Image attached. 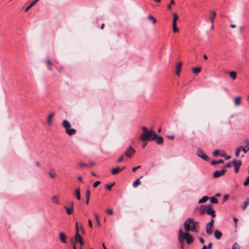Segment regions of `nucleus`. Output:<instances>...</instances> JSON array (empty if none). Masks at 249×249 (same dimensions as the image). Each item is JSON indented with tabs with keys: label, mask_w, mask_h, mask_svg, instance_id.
Listing matches in <instances>:
<instances>
[{
	"label": "nucleus",
	"mask_w": 249,
	"mask_h": 249,
	"mask_svg": "<svg viewBox=\"0 0 249 249\" xmlns=\"http://www.w3.org/2000/svg\"><path fill=\"white\" fill-rule=\"evenodd\" d=\"M199 223L194 221L193 218H188L184 222V229L186 231L197 232Z\"/></svg>",
	"instance_id": "obj_1"
},
{
	"label": "nucleus",
	"mask_w": 249,
	"mask_h": 249,
	"mask_svg": "<svg viewBox=\"0 0 249 249\" xmlns=\"http://www.w3.org/2000/svg\"><path fill=\"white\" fill-rule=\"evenodd\" d=\"M189 231L185 232H182V229H180L178 231V242L183 244L184 239H186V242L188 244H191L194 241V238L190 234Z\"/></svg>",
	"instance_id": "obj_2"
},
{
	"label": "nucleus",
	"mask_w": 249,
	"mask_h": 249,
	"mask_svg": "<svg viewBox=\"0 0 249 249\" xmlns=\"http://www.w3.org/2000/svg\"><path fill=\"white\" fill-rule=\"evenodd\" d=\"M156 136H157L156 132L152 130H150L148 132L142 133L140 136V140L143 142L152 141L155 140Z\"/></svg>",
	"instance_id": "obj_3"
},
{
	"label": "nucleus",
	"mask_w": 249,
	"mask_h": 249,
	"mask_svg": "<svg viewBox=\"0 0 249 249\" xmlns=\"http://www.w3.org/2000/svg\"><path fill=\"white\" fill-rule=\"evenodd\" d=\"M62 125L65 129L66 133L69 136L75 134L76 130L74 128H71V124L67 120H64L62 123Z\"/></svg>",
	"instance_id": "obj_4"
},
{
	"label": "nucleus",
	"mask_w": 249,
	"mask_h": 249,
	"mask_svg": "<svg viewBox=\"0 0 249 249\" xmlns=\"http://www.w3.org/2000/svg\"><path fill=\"white\" fill-rule=\"evenodd\" d=\"M66 213L68 215L71 214L73 212V203L72 201H68L67 205L64 206Z\"/></svg>",
	"instance_id": "obj_5"
},
{
	"label": "nucleus",
	"mask_w": 249,
	"mask_h": 249,
	"mask_svg": "<svg viewBox=\"0 0 249 249\" xmlns=\"http://www.w3.org/2000/svg\"><path fill=\"white\" fill-rule=\"evenodd\" d=\"M197 155L203 159L204 160L208 161L210 160V158L205 154L203 151L201 149H198L196 152Z\"/></svg>",
	"instance_id": "obj_6"
},
{
	"label": "nucleus",
	"mask_w": 249,
	"mask_h": 249,
	"mask_svg": "<svg viewBox=\"0 0 249 249\" xmlns=\"http://www.w3.org/2000/svg\"><path fill=\"white\" fill-rule=\"evenodd\" d=\"M214 220L212 218L210 222L207 224L206 227V231L208 234L211 235L213 233L212 228L213 226Z\"/></svg>",
	"instance_id": "obj_7"
},
{
	"label": "nucleus",
	"mask_w": 249,
	"mask_h": 249,
	"mask_svg": "<svg viewBox=\"0 0 249 249\" xmlns=\"http://www.w3.org/2000/svg\"><path fill=\"white\" fill-rule=\"evenodd\" d=\"M135 152V150L132 146H129L125 151V157L131 158Z\"/></svg>",
	"instance_id": "obj_8"
},
{
	"label": "nucleus",
	"mask_w": 249,
	"mask_h": 249,
	"mask_svg": "<svg viewBox=\"0 0 249 249\" xmlns=\"http://www.w3.org/2000/svg\"><path fill=\"white\" fill-rule=\"evenodd\" d=\"M232 163L234 166V171L236 173H237L239 171V168L242 164V162L241 160H232Z\"/></svg>",
	"instance_id": "obj_9"
},
{
	"label": "nucleus",
	"mask_w": 249,
	"mask_h": 249,
	"mask_svg": "<svg viewBox=\"0 0 249 249\" xmlns=\"http://www.w3.org/2000/svg\"><path fill=\"white\" fill-rule=\"evenodd\" d=\"M226 170L224 169H222L220 171L217 170L213 173V177L214 178H217L220 177L221 175H224L225 173Z\"/></svg>",
	"instance_id": "obj_10"
},
{
	"label": "nucleus",
	"mask_w": 249,
	"mask_h": 249,
	"mask_svg": "<svg viewBox=\"0 0 249 249\" xmlns=\"http://www.w3.org/2000/svg\"><path fill=\"white\" fill-rule=\"evenodd\" d=\"M207 213L208 215H210L212 216V217H215L216 216L215 211L213 208V206L211 204H209V207L208 209L207 210Z\"/></svg>",
	"instance_id": "obj_11"
},
{
	"label": "nucleus",
	"mask_w": 249,
	"mask_h": 249,
	"mask_svg": "<svg viewBox=\"0 0 249 249\" xmlns=\"http://www.w3.org/2000/svg\"><path fill=\"white\" fill-rule=\"evenodd\" d=\"M209 207V204L207 205H201L200 207V213L201 214H204L205 213H207V210L208 209Z\"/></svg>",
	"instance_id": "obj_12"
},
{
	"label": "nucleus",
	"mask_w": 249,
	"mask_h": 249,
	"mask_svg": "<svg viewBox=\"0 0 249 249\" xmlns=\"http://www.w3.org/2000/svg\"><path fill=\"white\" fill-rule=\"evenodd\" d=\"M59 237L60 241L64 244L67 243L66 239L67 236L64 232H60L59 234Z\"/></svg>",
	"instance_id": "obj_13"
},
{
	"label": "nucleus",
	"mask_w": 249,
	"mask_h": 249,
	"mask_svg": "<svg viewBox=\"0 0 249 249\" xmlns=\"http://www.w3.org/2000/svg\"><path fill=\"white\" fill-rule=\"evenodd\" d=\"M242 98L240 96H238L234 98V104L235 106L238 107L241 105Z\"/></svg>",
	"instance_id": "obj_14"
},
{
	"label": "nucleus",
	"mask_w": 249,
	"mask_h": 249,
	"mask_svg": "<svg viewBox=\"0 0 249 249\" xmlns=\"http://www.w3.org/2000/svg\"><path fill=\"white\" fill-rule=\"evenodd\" d=\"M54 116V113L52 112L50 113L47 117V124L49 126L52 124V119Z\"/></svg>",
	"instance_id": "obj_15"
},
{
	"label": "nucleus",
	"mask_w": 249,
	"mask_h": 249,
	"mask_svg": "<svg viewBox=\"0 0 249 249\" xmlns=\"http://www.w3.org/2000/svg\"><path fill=\"white\" fill-rule=\"evenodd\" d=\"M75 240L76 242H79L81 246H82L84 245V243L82 240V237L80 236V235L79 234V233L75 234Z\"/></svg>",
	"instance_id": "obj_16"
},
{
	"label": "nucleus",
	"mask_w": 249,
	"mask_h": 249,
	"mask_svg": "<svg viewBox=\"0 0 249 249\" xmlns=\"http://www.w3.org/2000/svg\"><path fill=\"white\" fill-rule=\"evenodd\" d=\"M154 140H156V143L158 144H161L164 142L163 138L160 136L158 135L157 134V136L155 137V139Z\"/></svg>",
	"instance_id": "obj_17"
},
{
	"label": "nucleus",
	"mask_w": 249,
	"mask_h": 249,
	"mask_svg": "<svg viewBox=\"0 0 249 249\" xmlns=\"http://www.w3.org/2000/svg\"><path fill=\"white\" fill-rule=\"evenodd\" d=\"M124 169V167L120 168L119 167L113 168L111 172L113 175H116L119 173L120 172L123 171Z\"/></svg>",
	"instance_id": "obj_18"
},
{
	"label": "nucleus",
	"mask_w": 249,
	"mask_h": 249,
	"mask_svg": "<svg viewBox=\"0 0 249 249\" xmlns=\"http://www.w3.org/2000/svg\"><path fill=\"white\" fill-rule=\"evenodd\" d=\"M52 201L54 204H56L58 205L60 204V201H59V196H53L52 197Z\"/></svg>",
	"instance_id": "obj_19"
},
{
	"label": "nucleus",
	"mask_w": 249,
	"mask_h": 249,
	"mask_svg": "<svg viewBox=\"0 0 249 249\" xmlns=\"http://www.w3.org/2000/svg\"><path fill=\"white\" fill-rule=\"evenodd\" d=\"M181 67H182V63H181V62H178V64H177V66H176V69H177L176 74L178 76H180V71H181Z\"/></svg>",
	"instance_id": "obj_20"
},
{
	"label": "nucleus",
	"mask_w": 249,
	"mask_h": 249,
	"mask_svg": "<svg viewBox=\"0 0 249 249\" xmlns=\"http://www.w3.org/2000/svg\"><path fill=\"white\" fill-rule=\"evenodd\" d=\"M214 235L216 239H220L222 236V233L218 230H215L214 231Z\"/></svg>",
	"instance_id": "obj_21"
},
{
	"label": "nucleus",
	"mask_w": 249,
	"mask_h": 249,
	"mask_svg": "<svg viewBox=\"0 0 249 249\" xmlns=\"http://www.w3.org/2000/svg\"><path fill=\"white\" fill-rule=\"evenodd\" d=\"M216 17V12L214 11H211V15L210 17V20L212 22V23H214V20Z\"/></svg>",
	"instance_id": "obj_22"
},
{
	"label": "nucleus",
	"mask_w": 249,
	"mask_h": 249,
	"mask_svg": "<svg viewBox=\"0 0 249 249\" xmlns=\"http://www.w3.org/2000/svg\"><path fill=\"white\" fill-rule=\"evenodd\" d=\"M178 19V14L176 13H174L173 14V24H177V21Z\"/></svg>",
	"instance_id": "obj_23"
},
{
	"label": "nucleus",
	"mask_w": 249,
	"mask_h": 249,
	"mask_svg": "<svg viewBox=\"0 0 249 249\" xmlns=\"http://www.w3.org/2000/svg\"><path fill=\"white\" fill-rule=\"evenodd\" d=\"M75 194L77 199H81L80 188H78L75 190Z\"/></svg>",
	"instance_id": "obj_24"
},
{
	"label": "nucleus",
	"mask_w": 249,
	"mask_h": 249,
	"mask_svg": "<svg viewBox=\"0 0 249 249\" xmlns=\"http://www.w3.org/2000/svg\"><path fill=\"white\" fill-rule=\"evenodd\" d=\"M147 18L149 20L152 22L153 24H155L157 22V19L152 15H149L148 16Z\"/></svg>",
	"instance_id": "obj_25"
},
{
	"label": "nucleus",
	"mask_w": 249,
	"mask_h": 249,
	"mask_svg": "<svg viewBox=\"0 0 249 249\" xmlns=\"http://www.w3.org/2000/svg\"><path fill=\"white\" fill-rule=\"evenodd\" d=\"M201 68L199 67L193 68L192 69L193 72L195 74H197L201 71Z\"/></svg>",
	"instance_id": "obj_26"
},
{
	"label": "nucleus",
	"mask_w": 249,
	"mask_h": 249,
	"mask_svg": "<svg viewBox=\"0 0 249 249\" xmlns=\"http://www.w3.org/2000/svg\"><path fill=\"white\" fill-rule=\"evenodd\" d=\"M224 163V160H213L211 161V164L212 165H214L217 164H220Z\"/></svg>",
	"instance_id": "obj_27"
},
{
	"label": "nucleus",
	"mask_w": 249,
	"mask_h": 249,
	"mask_svg": "<svg viewBox=\"0 0 249 249\" xmlns=\"http://www.w3.org/2000/svg\"><path fill=\"white\" fill-rule=\"evenodd\" d=\"M208 199L209 197L208 196H204L198 200V203H205L208 200Z\"/></svg>",
	"instance_id": "obj_28"
},
{
	"label": "nucleus",
	"mask_w": 249,
	"mask_h": 249,
	"mask_svg": "<svg viewBox=\"0 0 249 249\" xmlns=\"http://www.w3.org/2000/svg\"><path fill=\"white\" fill-rule=\"evenodd\" d=\"M249 204V197H248L246 200H245V201L244 202L243 206H242V209L243 210H245L247 206H248Z\"/></svg>",
	"instance_id": "obj_29"
},
{
	"label": "nucleus",
	"mask_w": 249,
	"mask_h": 249,
	"mask_svg": "<svg viewBox=\"0 0 249 249\" xmlns=\"http://www.w3.org/2000/svg\"><path fill=\"white\" fill-rule=\"evenodd\" d=\"M229 75H230V77L233 80H234L236 78L237 74H236V72H235L234 71H230L229 72Z\"/></svg>",
	"instance_id": "obj_30"
},
{
	"label": "nucleus",
	"mask_w": 249,
	"mask_h": 249,
	"mask_svg": "<svg viewBox=\"0 0 249 249\" xmlns=\"http://www.w3.org/2000/svg\"><path fill=\"white\" fill-rule=\"evenodd\" d=\"M141 181L140 180V179L138 178L137 179V180H136L133 183V186L134 187H137L138 185H140L141 184Z\"/></svg>",
	"instance_id": "obj_31"
},
{
	"label": "nucleus",
	"mask_w": 249,
	"mask_h": 249,
	"mask_svg": "<svg viewBox=\"0 0 249 249\" xmlns=\"http://www.w3.org/2000/svg\"><path fill=\"white\" fill-rule=\"evenodd\" d=\"M210 201L211 203L213 204H217L218 202L217 199L214 197H210Z\"/></svg>",
	"instance_id": "obj_32"
},
{
	"label": "nucleus",
	"mask_w": 249,
	"mask_h": 249,
	"mask_svg": "<svg viewBox=\"0 0 249 249\" xmlns=\"http://www.w3.org/2000/svg\"><path fill=\"white\" fill-rule=\"evenodd\" d=\"M46 63L49 66L48 67V69L51 70V66L53 65L52 63L50 61V60L49 58H47L46 59Z\"/></svg>",
	"instance_id": "obj_33"
},
{
	"label": "nucleus",
	"mask_w": 249,
	"mask_h": 249,
	"mask_svg": "<svg viewBox=\"0 0 249 249\" xmlns=\"http://www.w3.org/2000/svg\"><path fill=\"white\" fill-rule=\"evenodd\" d=\"M173 26V30L174 33H178L179 32V29L177 27V24H172Z\"/></svg>",
	"instance_id": "obj_34"
},
{
	"label": "nucleus",
	"mask_w": 249,
	"mask_h": 249,
	"mask_svg": "<svg viewBox=\"0 0 249 249\" xmlns=\"http://www.w3.org/2000/svg\"><path fill=\"white\" fill-rule=\"evenodd\" d=\"M115 183H113L112 184H110V185H108V184H107L105 186V188L107 189L108 191H110L111 189V188L114 185Z\"/></svg>",
	"instance_id": "obj_35"
},
{
	"label": "nucleus",
	"mask_w": 249,
	"mask_h": 249,
	"mask_svg": "<svg viewBox=\"0 0 249 249\" xmlns=\"http://www.w3.org/2000/svg\"><path fill=\"white\" fill-rule=\"evenodd\" d=\"M213 154L214 156H220V151L218 150H216L213 152Z\"/></svg>",
	"instance_id": "obj_36"
},
{
	"label": "nucleus",
	"mask_w": 249,
	"mask_h": 249,
	"mask_svg": "<svg viewBox=\"0 0 249 249\" xmlns=\"http://www.w3.org/2000/svg\"><path fill=\"white\" fill-rule=\"evenodd\" d=\"M249 184V176L246 179V180L243 183V185L245 186H247Z\"/></svg>",
	"instance_id": "obj_37"
},
{
	"label": "nucleus",
	"mask_w": 249,
	"mask_h": 249,
	"mask_svg": "<svg viewBox=\"0 0 249 249\" xmlns=\"http://www.w3.org/2000/svg\"><path fill=\"white\" fill-rule=\"evenodd\" d=\"M175 4V1L174 0H171V2H170V4H169L168 5V9L169 10H171V9H172V6L171 5L172 4Z\"/></svg>",
	"instance_id": "obj_38"
},
{
	"label": "nucleus",
	"mask_w": 249,
	"mask_h": 249,
	"mask_svg": "<svg viewBox=\"0 0 249 249\" xmlns=\"http://www.w3.org/2000/svg\"><path fill=\"white\" fill-rule=\"evenodd\" d=\"M90 196V192L89 189H87L86 191V198H89Z\"/></svg>",
	"instance_id": "obj_39"
},
{
	"label": "nucleus",
	"mask_w": 249,
	"mask_h": 249,
	"mask_svg": "<svg viewBox=\"0 0 249 249\" xmlns=\"http://www.w3.org/2000/svg\"><path fill=\"white\" fill-rule=\"evenodd\" d=\"M241 150V148H239V147L236 149L235 151V155L236 157H238L239 155V152Z\"/></svg>",
	"instance_id": "obj_40"
},
{
	"label": "nucleus",
	"mask_w": 249,
	"mask_h": 249,
	"mask_svg": "<svg viewBox=\"0 0 249 249\" xmlns=\"http://www.w3.org/2000/svg\"><path fill=\"white\" fill-rule=\"evenodd\" d=\"M101 183V182L100 181H96L95 182H94L93 184V186L94 187V188H96L99 185H100Z\"/></svg>",
	"instance_id": "obj_41"
},
{
	"label": "nucleus",
	"mask_w": 249,
	"mask_h": 249,
	"mask_svg": "<svg viewBox=\"0 0 249 249\" xmlns=\"http://www.w3.org/2000/svg\"><path fill=\"white\" fill-rule=\"evenodd\" d=\"M232 249H239L238 244L235 243L232 246Z\"/></svg>",
	"instance_id": "obj_42"
},
{
	"label": "nucleus",
	"mask_w": 249,
	"mask_h": 249,
	"mask_svg": "<svg viewBox=\"0 0 249 249\" xmlns=\"http://www.w3.org/2000/svg\"><path fill=\"white\" fill-rule=\"evenodd\" d=\"M239 148H241V150H242L244 153H246L247 152V151H248L249 150H247V148L245 147H244L243 146H240L239 147Z\"/></svg>",
	"instance_id": "obj_43"
},
{
	"label": "nucleus",
	"mask_w": 249,
	"mask_h": 249,
	"mask_svg": "<svg viewBox=\"0 0 249 249\" xmlns=\"http://www.w3.org/2000/svg\"><path fill=\"white\" fill-rule=\"evenodd\" d=\"M245 142L246 143V147L247 148V150H249V141L246 140H245Z\"/></svg>",
	"instance_id": "obj_44"
},
{
	"label": "nucleus",
	"mask_w": 249,
	"mask_h": 249,
	"mask_svg": "<svg viewBox=\"0 0 249 249\" xmlns=\"http://www.w3.org/2000/svg\"><path fill=\"white\" fill-rule=\"evenodd\" d=\"M107 212L108 214L110 215L113 214V210L111 209H108L107 210Z\"/></svg>",
	"instance_id": "obj_45"
},
{
	"label": "nucleus",
	"mask_w": 249,
	"mask_h": 249,
	"mask_svg": "<svg viewBox=\"0 0 249 249\" xmlns=\"http://www.w3.org/2000/svg\"><path fill=\"white\" fill-rule=\"evenodd\" d=\"M142 133H144L145 132H148V131L147 130V128L145 127V126H142Z\"/></svg>",
	"instance_id": "obj_46"
},
{
	"label": "nucleus",
	"mask_w": 249,
	"mask_h": 249,
	"mask_svg": "<svg viewBox=\"0 0 249 249\" xmlns=\"http://www.w3.org/2000/svg\"><path fill=\"white\" fill-rule=\"evenodd\" d=\"M88 224H89V227L90 228H92V221L90 219H89L88 220Z\"/></svg>",
	"instance_id": "obj_47"
},
{
	"label": "nucleus",
	"mask_w": 249,
	"mask_h": 249,
	"mask_svg": "<svg viewBox=\"0 0 249 249\" xmlns=\"http://www.w3.org/2000/svg\"><path fill=\"white\" fill-rule=\"evenodd\" d=\"M75 229H76V233L75 234H77V233H79V229H78V223L77 222H76L75 223Z\"/></svg>",
	"instance_id": "obj_48"
},
{
	"label": "nucleus",
	"mask_w": 249,
	"mask_h": 249,
	"mask_svg": "<svg viewBox=\"0 0 249 249\" xmlns=\"http://www.w3.org/2000/svg\"><path fill=\"white\" fill-rule=\"evenodd\" d=\"M233 220L235 223V226H236L237 222L238 221V219L236 218L235 217H233Z\"/></svg>",
	"instance_id": "obj_49"
},
{
	"label": "nucleus",
	"mask_w": 249,
	"mask_h": 249,
	"mask_svg": "<svg viewBox=\"0 0 249 249\" xmlns=\"http://www.w3.org/2000/svg\"><path fill=\"white\" fill-rule=\"evenodd\" d=\"M123 160H124V156H123V155H122L118 159L117 161H118V162H120L122 161Z\"/></svg>",
	"instance_id": "obj_50"
},
{
	"label": "nucleus",
	"mask_w": 249,
	"mask_h": 249,
	"mask_svg": "<svg viewBox=\"0 0 249 249\" xmlns=\"http://www.w3.org/2000/svg\"><path fill=\"white\" fill-rule=\"evenodd\" d=\"M145 142H143L142 144V148H144L146 146V145H147V141H144Z\"/></svg>",
	"instance_id": "obj_51"
},
{
	"label": "nucleus",
	"mask_w": 249,
	"mask_h": 249,
	"mask_svg": "<svg viewBox=\"0 0 249 249\" xmlns=\"http://www.w3.org/2000/svg\"><path fill=\"white\" fill-rule=\"evenodd\" d=\"M213 244L211 242H210L209 244L208 245L207 248L209 249H211L212 248Z\"/></svg>",
	"instance_id": "obj_52"
},
{
	"label": "nucleus",
	"mask_w": 249,
	"mask_h": 249,
	"mask_svg": "<svg viewBox=\"0 0 249 249\" xmlns=\"http://www.w3.org/2000/svg\"><path fill=\"white\" fill-rule=\"evenodd\" d=\"M199 241H200V242L201 243V244H204V242H205V241H204V239L202 238V237H199Z\"/></svg>",
	"instance_id": "obj_53"
},
{
	"label": "nucleus",
	"mask_w": 249,
	"mask_h": 249,
	"mask_svg": "<svg viewBox=\"0 0 249 249\" xmlns=\"http://www.w3.org/2000/svg\"><path fill=\"white\" fill-rule=\"evenodd\" d=\"M232 166V164L231 162H229L225 165L226 167L230 168Z\"/></svg>",
	"instance_id": "obj_54"
},
{
	"label": "nucleus",
	"mask_w": 249,
	"mask_h": 249,
	"mask_svg": "<svg viewBox=\"0 0 249 249\" xmlns=\"http://www.w3.org/2000/svg\"><path fill=\"white\" fill-rule=\"evenodd\" d=\"M168 138H169V139L170 140H173L175 138L174 136L172 135H168L167 136Z\"/></svg>",
	"instance_id": "obj_55"
},
{
	"label": "nucleus",
	"mask_w": 249,
	"mask_h": 249,
	"mask_svg": "<svg viewBox=\"0 0 249 249\" xmlns=\"http://www.w3.org/2000/svg\"><path fill=\"white\" fill-rule=\"evenodd\" d=\"M140 167H141V166H138L137 167H135L132 168V171L133 172H135L137 169L140 168Z\"/></svg>",
	"instance_id": "obj_56"
},
{
	"label": "nucleus",
	"mask_w": 249,
	"mask_h": 249,
	"mask_svg": "<svg viewBox=\"0 0 249 249\" xmlns=\"http://www.w3.org/2000/svg\"><path fill=\"white\" fill-rule=\"evenodd\" d=\"M78 165L81 167H85L86 166V165L84 163H79L78 164Z\"/></svg>",
	"instance_id": "obj_57"
},
{
	"label": "nucleus",
	"mask_w": 249,
	"mask_h": 249,
	"mask_svg": "<svg viewBox=\"0 0 249 249\" xmlns=\"http://www.w3.org/2000/svg\"><path fill=\"white\" fill-rule=\"evenodd\" d=\"M220 156L222 157H226V153L224 151L222 152V154H220Z\"/></svg>",
	"instance_id": "obj_58"
},
{
	"label": "nucleus",
	"mask_w": 249,
	"mask_h": 249,
	"mask_svg": "<svg viewBox=\"0 0 249 249\" xmlns=\"http://www.w3.org/2000/svg\"><path fill=\"white\" fill-rule=\"evenodd\" d=\"M49 174L51 178H55V176L51 172H50Z\"/></svg>",
	"instance_id": "obj_59"
},
{
	"label": "nucleus",
	"mask_w": 249,
	"mask_h": 249,
	"mask_svg": "<svg viewBox=\"0 0 249 249\" xmlns=\"http://www.w3.org/2000/svg\"><path fill=\"white\" fill-rule=\"evenodd\" d=\"M94 217H95L96 221H98V219H99V217L96 213L94 214Z\"/></svg>",
	"instance_id": "obj_60"
},
{
	"label": "nucleus",
	"mask_w": 249,
	"mask_h": 249,
	"mask_svg": "<svg viewBox=\"0 0 249 249\" xmlns=\"http://www.w3.org/2000/svg\"><path fill=\"white\" fill-rule=\"evenodd\" d=\"M39 0H35L34 1H33L32 3V4L33 5H35Z\"/></svg>",
	"instance_id": "obj_61"
},
{
	"label": "nucleus",
	"mask_w": 249,
	"mask_h": 249,
	"mask_svg": "<svg viewBox=\"0 0 249 249\" xmlns=\"http://www.w3.org/2000/svg\"><path fill=\"white\" fill-rule=\"evenodd\" d=\"M30 9V8L29 6L27 7L26 8V9H25V12H27Z\"/></svg>",
	"instance_id": "obj_62"
},
{
	"label": "nucleus",
	"mask_w": 249,
	"mask_h": 249,
	"mask_svg": "<svg viewBox=\"0 0 249 249\" xmlns=\"http://www.w3.org/2000/svg\"><path fill=\"white\" fill-rule=\"evenodd\" d=\"M36 165L37 166V167H39L40 166V163H39V162L38 161H36Z\"/></svg>",
	"instance_id": "obj_63"
},
{
	"label": "nucleus",
	"mask_w": 249,
	"mask_h": 249,
	"mask_svg": "<svg viewBox=\"0 0 249 249\" xmlns=\"http://www.w3.org/2000/svg\"><path fill=\"white\" fill-rule=\"evenodd\" d=\"M201 249H208L206 245H204Z\"/></svg>",
	"instance_id": "obj_64"
}]
</instances>
